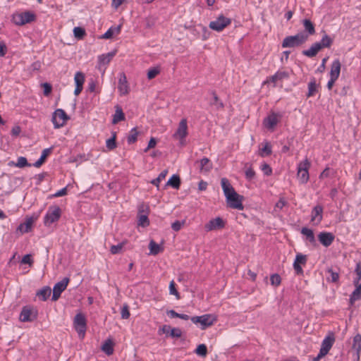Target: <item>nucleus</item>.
<instances>
[{"label":"nucleus","mask_w":361,"mask_h":361,"mask_svg":"<svg viewBox=\"0 0 361 361\" xmlns=\"http://www.w3.org/2000/svg\"><path fill=\"white\" fill-rule=\"evenodd\" d=\"M308 39V35L300 32L295 35H290L285 37L282 42L283 48H294L303 44Z\"/></svg>","instance_id":"f257e3e1"},{"label":"nucleus","mask_w":361,"mask_h":361,"mask_svg":"<svg viewBox=\"0 0 361 361\" xmlns=\"http://www.w3.org/2000/svg\"><path fill=\"white\" fill-rule=\"evenodd\" d=\"M61 216V209L57 205L50 206L44 217V224L49 226L53 223L58 221Z\"/></svg>","instance_id":"f03ea898"},{"label":"nucleus","mask_w":361,"mask_h":361,"mask_svg":"<svg viewBox=\"0 0 361 361\" xmlns=\"http://www.w3.org/2000/svg\"><path fill=\"white\" fill-rule=\"evenodd\" d=\"M311 163L307 158L298 164L297 176L300 183L305 184L309 180V169Z\"/></svg>","instance_id":"7ed1b4c3"},{"label":"nucleus","mask_w":361,"mask_h":361,"mask_svg":"<svg viewBox=\"0 0 361 361\" xmlns=\"http://www.w3.org/2000/svg\"><path fill=\"white\" fill-rule=\"evenodd\" d=\"M35 20V15L30 11L18 13L13 15L12 20L17 25H23Z\"/></svg>","instance_id":"20e7f679"},{"label":"nucleus","mask_w":361,"mask_h":361,"mask_svg":"<svg viewBox=\"0 0 361 361\" xmlns=\"http://www.w3.org/2000/svg\"><path fill=\"white\" fill-rule=\"evenodd\" d=\"M190 319L194 324L200 323L201 325V329L202 330H204L207 327L212 326L216 321V318L210 314H207L202 316L192 317Z\"/></svg>","instance_id":"39448f33"},{"label":"nucleus","mask_w":361,"mask_h":361,"mask_svg":"<svg viewBox=\"0 0 361 361\" xmlns=\"http://www.w3.org/2000/svg\"><path fill=\"white\" fill-rule=\"evenodd\" d=\"M69 119V116L61 109H56L52 116L51 121L55 128L63 127L66 121Z\"/></svg>","instance_id":"423d86ee"},{"label":"nucleus","mask_w":361,"mask_h":361,"mask_svg":"<svg viewBox=\"0 0 361 361\" xmlns=\"http://www.w3.org/2000/svg\"><path fill=\"white\" fill-rule=\"evenodd\" d=\"M73 324L76 331L79 334V336L83 338L85 336L87 329V321L84 314L82 313L77 314L75 316Z\"/></svg>","instance_id":"0eeeda50"},{"label":"nucleus","mask_w":361,"mask_h":361,"mask_svg":"<svg viewBox=\"0 0 361 361\" xmlns=\"http://www.w3.org/2000/svg\"><path fill=\"white\" fill-rule=\"evenodd\" d=\"M231 23V20L230 18L221 15L216 18V20L211 21L209 27L213 30L221 32Z\"/></svg>","instance_id":"6e6552de"},{"label":"nucleus","mask_w":361,"mask_h":361,"mask_svg":"<svg viewBox=\"0 0 361 361\" xmlns=\"http://www.w3.org/2000/svg\"><path fill=\"white\" fill-rule=\"evenodd\" d=\"M243 197L238 195L236 192L226 197V202L228 205L233 208L239 210H243L244 207L242 204Z\"/></svg>","instance_id":"1a4fd4ad"},{"label":"nucleus","mask_w":361,"mask_h":361,"mask_svg":"<svg viewBox=\"0 0 361 361\" xmlns=\"http://www.w3.org/2000/svg\"><path fill=\"white\" fill-rule=\"evenodd\" d=\"M69 279L65 277L61 281L56 283L53 288V295L51 300L56 301L61 296V293L66 290L68 283Z\"/></svg>","instance_id":"9d476101"},{"label":"nucleus","mask_w":361,"mask_h":361,"mask_svg":"<svg viewBox=\"0 0 361 361\" xmlns=\"http://www.w3.org/2000/svg\"><path fill=\"white\" fill-rule=\"evenodd\" d=\"M281 115L278 113L271 112L263 121L264 126L269 130H274L275 126L280 121Z\"/></svg>","instance_id":"9b49d317"},{"label":"nucleus","mask_w":361,"mask_h":361,"mask_svg":"<svg viewBox=\"0 0 361 361\" xmlns=\"http://www.w3.org/2000/svg\"><path fill=\"white\" fill-rule=\"evenodd\" d=\"M225 227V221L221 217H216L209 221L204 225V229L206 231H212L214 230L221 229Z\"/></svg>","instance_id":"f8f14e48"},{"label":"nucleus","mask_w":361,"mask_h":361,"mask_svg":"<svg viewBox=\"0 0 361 361\" xmlns=\"http://www.w3.org/2000/svg\"><path fill=\"white\" fill-rule=\"evenodd\" d=\"M188 135V124L185 118L181 119L178 124V127L173 134L175 138H178L180 140H183Z\"/></svg>","instance_id":"ddd939ff"},{"label":"nucleus","mask_w":361,"mask_h":361,"mask_svg":"<svg viewBox=\"0 0 361 361\" xmlns=\"http://www.w3.org/2000/svg\"><path fill=\"white\" fill-rule=\"evenodd\" d=\"M335 239V235L330 232L323 231L318 234V240L326 247L330 246Z\"/></svg>","instance_id":"4468645a"},{"label":"nucleus","mask_w":361,"mask_h":361,"mask_svg":"<svg viewBox=\"0 0 361 361\" xmlns=\"http://www.w3.org/2000/svg\"><path fill=\"white\" fill-rule=\"evenodd\" d=\"M335 338L334 336H326L322 343V346L320 348L319 352H321V354L326 355L330 349L331 348L334 343Z\"/></svg>","instance_id":"2eb2a0df"},{"label":"nucleus","mask_w":361,"mask_h":361,"mask_svg":"<svg viewBox=\"0 0 361 361\" xmlns=\"http://www.w3.org/2000/svg\"><path fill=\"white\" fill-rule=\"evenodd\" d=\"M116 55V51L107 53L106 54H102L98 57V68L101 71L102 66L109 64L112 60L113 57Z\"/></svg>","instance_id":"dca6fc26"},{"label":"nucleus","mask_w":361,"mask_h":361,"mask_svg":"<svg viewBox=\"0 0 361 361\" xmlns=\"http://www.w3.org/2000/svg\"><path fill=\"white\" fill-rule=\"evenodd\" d=\"M118 89L120 94L122 95L127 94L128 93L129 87L127 82V78L125 73H121L118 80Z\"/></svg>","instance_id":"f3484780"},{"label":"nucleus","mask_w":361,"mask_h":361,"mask_svg":"<svg viewBox=\"0 0 361 361\" xmlns=\"http://www.w3.org/2000/svg\"><path fill=\"white\" fill-rule=\"evenodd\" d=\"M322 213H323L322 206H321L319 204L316 205L312 210L311 221H317V224L320 223L322 220Z\"/></svg>","instance_id":"a211bd4d"},{"label":"nucleus","mask_w":361,"mask_h":361,"mask_svg":"<svg viewBox=\"0 0 361 361\" xmlns=\"http://www.w3.org/2000/svg\"><path fill=\"white\" fill-rule=\"evenodd\" d=\"M221 185L226 196V198L235 192L233 187L231 185L229 180L226 178L221 179Z\"/></svg>","instance_id":"6ab92c4d"},{"label":"nucleus","mask_w":361,"mask_h":361,"mask_svg":"<svg viewBox=\"0 0 361 361\" xmlns=\"http://www.w3.org/2000/svg\"><path fill=\"white\" fill-rule=\"evenodd\" d=\"M212 95V99L209 102V105L213 106L214 109L216 111L222 110L224 108V104L223 102L219 99L217 96L216 93L214 91L211 92Z\"/></svg>","instance_id":"aec40b11"},{"label":"nucleus","mask_w":361,"mask_h":361,"mask_svg":"<svg viewBox=\"0 0 361 361\" xmlns=\"http://www.w3.org/2000/svg\"><path fill=\"white\" fill-rule=\"evenodd\" d=\"M341 63L339 59H335L331 65L330 77L338 78L341 73Z\"/></svg>","instance_id":"412c9836"},{"label":"nucleus","mask_w":361,"mask_h":361,"mask_svg":"<svg viewBox=\"0 0 361 361\" xmlns=\"http://www.w3.org/2000/svg\"><path fill=\"white\" fill-rule=\"evenodd\" d=\"M197 162L200 163V170L201 172H209L212 169V164L209 159L204 157Z\"/></svg>","instance_id":"4be33fe9"},{"label":"nucleus","mask_w":361,"mask_h":361,"mask_svg":"<svg viewBox=\"0 0 361 361\" xmlns=\"http://www.w3.org/2000/svg\"><path fill=\"white\" fill-rule=\"evenodd\" d=\"M301 233L306 237V240H308L312 245H317L315 236L312 229L303 227L301 229Z\"/></svg>","instance_id":"5701e85b"},{"label":"nucleus","mask_w":361,"mask_h":361,"mask_svg":"<svg viewBox=\"0 0 361 361\" xmlns=\"http://www.w3.org/2000/svg\"><path fill=\"white\" fill-rule=\"evenodd\" d=\"M352 348L356 352L357 359L360 360V355L361 353V334H357L354 336Z\"/></svg>","instance_id":"b1692460"},{"label":"nucleus","mask_w":361,"mask_h":361,"mask_svg":"<svg viewBox=\"0 0 361 361\" xmlns=\"http://www.w3.org/2000/svg\"><path fill=\"white\" fill-rule=\"evenodd\" d=\"M51 151L52 147L44 149L42 152L41 157L33 164V166L37 168L40 167L45 161L47 157L51 154Z\"/></svg>","instance_id":"393cba45"},{"label":"nucleus","mask_w":361,"mask_h":361,"mask_svg":"<svg viewBox=\"0 0 361 361\" xmlns=\"http://www.w3.org/2000/svg\"><path fill=\"white\" fill-rule=\"evenodd\" d=\"M355 289L350 296V303L353 305L355 301L361 299V283L355 285Z\"/></svg>","instance_id":"a878e982"},{"label":"nucleus","mask_w":361,"mask_h":361,"mask_svg":"<svg viewBox=\"0 0 361 361\" xmlns=\"http://www.w3.org/2000/svg\"><path fill=\"white\" fill-rule=\"evenodd\" d=\"M289 78V73L287 71H277L274 75H272L269 80L271 82L275 83L278 80H282Z\"/></svg>","instance_id":"bb28decb"},{"label":"nucleus","mask_w":361,"mask_h":361,"mask_svg":"<svg viewBox=\"0 0 361 361\" xmlns=\"http://www.w3.org/2000/svg\"><path fill=\"white\" fill-rule=\"evenodd\" d=\"M305 31L307 32V35H312L315 33L314 25L310 19H304L302 20Z\"/></svg>","instance_id":"cd10ccee"},{"label":"nucleus","mask_w":361,"mask_h":361,"mask_svg":"<svg viewBox=\"0 0 361 361\" xmlns=\"http://www.w3.org/2000/svg\"><path fill=\"white\" fill-rule=\"evenodd\" d=\"M31 315L32 311L26 307H24L20 314V320L23 322H32L33 319L31 317Z\"/></svg>","instance_id":"c85d7f7f"},{"label":"nucleus","mask_w":361,"mask_h":361,"mask_svg":"<svg viewBox=\"0 0 361 361\" xmlns=\"http://www.w3.org/2000/svg\"><path fill=\"white\" fill-rule=\"evenodd\" d=\"M123 120H125V114L123 112L122 109L120 106H117L116 111H115V114L113 116L112 123L116 124L119 121H121Z\"/></svg>","instance_id":"c756f323"},{"label":"nucleus","mask_w":361,"mask_h":361,"mask_svg":"<svg viewBox=\"0 0 361 361\" xmlns=\"http://www.w3.org/2000/svg\"><path fill=\"white\" fill-rule=\"evenodd\" d=\"M8 166H15L18 168H23L25 166H30L31 164L27 162V160L24 157H20L17 159V162H14L13 161L8 163Z\"/></svg>","instance_id":"7c9ffc66"},{"label":"nucleus","mask_w":361,"mask_h":361,"mask_svg":"<svg viewBox=\"0 0 361 361\" xmlns=\"http://www.w3.org/2000/svg\"><path fill=\"white\" fill-rule=\"evenodd\" d=\"M51 290L49 286H44L37 291V295L41 298L42 301H46L51 295Z\"/></svg>","instance_id":"2f4dec72"},{"label":"nucleus","mask_w":361,"mask_h":361,"mask_svg":"<svg viewBox=\"0 0 361 361\" xmlns=\"http://www.w3.org/2000/svg\"><path fill=\"white\" fill-rule=\"evenodd\" d=\"M121 25L111 27L102 37V39H111L114 34H119Z\"/></svg>","instance_id":"473e14b6"},{"label":"nucleus","mask_w":361,"mask_h":361,"mask_svg":"<svg viewBox=\"0 0 361 361\" xmlns=\"http://www.w3.org/2000/svg\"><path fill=\"white\" fill-rule=\"evenodd\" d=\"M114 343L111 339L105 341L102 346V350L107 355H111L114 353Z\"/></svg>","instance_id":"72a5a7b5"},{"label":"nucleus","mask_w":361,"mask_h":361,"mask_svg":"<svg viewBox=\"0 0 361 361\" xmlns=\"http://www.w3.org/2000/svg\"><path fill=\"white\" fill-rule=\"evenodd\" d=\"M317 84L314 78H312L310 82L308 83V92L307 94V97L314 96L317 92Z\"/></svg>","instance_id":"f704fd0d"},{"label":"nucleus","mask_w":361,"mask_h":361,"mask_svg":"<svg viewBox=\"0 0 361 361\" xmlns=\"http://www.w3.org/2000/svg\"><path fill=\"white\" fill-rule=\"evenodd\" d=\"M32 224V219H28L25 223L20 224L18 228L17 231H19L20 233H28L30 229Z\"/></svg>","instance_id":"c9c22d12"},{"label":"nucleus","mask_w":361,"mask_h":361,"mask_svg":"<svg viewBox=\"0 0 361 361\" xmlns=\"http://www.w3.org/2000/svg\"><path fill=\"white\" fill-rule=\"evenodd\" d=\"M319 47V46L315 45V44L314 43L309 49L303 50L302 53L304 56L312 58L315 56L319 51L318 50Z\"/></svg>","instance_id":"e433bc0d"},{"label":"nucleus","mask_w":361,"mask_h":361,"mask_svg":"<svg viewBox=\"0 0 361 361\" xmlns=\"http://www.w3.org/2000/svg\"><path fill=\"white\" fill-rule=\"evenodd\" d=\"M166 185H170L175 189H178L180 185V178L178 175H173L167 181Z\"/></svg>","instance_id":"4c0bfd02"},{"label":"nucleus","mask_w":361,"mask_h":361,"mask_svg":"<svg viewBox=\"0 0 361 361\" xmlns=\"http://www.w3.org/2000/svg\"><path fill=\"white\" fill-rule=\"evenodd\" d=\"M149 248L150 250V254L153 255H157L163 250V248H161L160 245L157 244L156 242H154L153 240H152L149 242Z\"/></svg>","instance_id":"58836bf2"},{"label":"nucleus","mask_w":361,"mask_h":361,"mask_svg":"<svg viewBox=\"0 0 361 361\" xmlns=\"http://www.w3.org/2000/svg\"><path fill=\"white\" fill-rule=\"evenodd\" d=\"M140 133L137 130L136 128H132L127 137L128 143L129 145L135 143L137 141V136Z\"/></svg>","instance_id":"ea45409f"},{"label":"nucleus","mask_w":361,"mask_h":361,"mask_svg":"<svg viewBox=\"0 0 361 361\" xmlns=\"http://www.w3.org/2000/svg\"><path fill=\"white\" fill-rule=\"evenodd\" d=\"M73 34L78 39H82L86 35L85 30L82 27H75L73 29Z\"/></svg>","instance_id":"a19ab883"},{"label":"nucleus","mask_w":361,"mask_h":361,"mask_svg":"<svg viewBox=\"0 0 361 361\" xmlns=\"http://www.w3.org/2000/svg\"><path fill=\"white\" fill-rule=\"evenodd\" d=\"M157 18L152 16H148L145 18V27L147 29H151L153 27H154L156 23H157Z\"/></svg>","instance_id":"79ce46f5"},{"label":"nucleus","mask_w":361,"mask_h":361,"mask_svg":"<svg viewBox=\"0 0 361 361\" xmlns=\"http://www.w3.org/2000/svg\"><path fill=\"white\" fill-rule=\"evenodd\" d=\"M116 133H113L112 137L106 140V146L109 150H112L116 147Z\"/></svg>","instance_id":"37998d69"},{"label":"nucleus","mask_w":361,"mask_h":361,"mask_svg":"<svg viewBox=\"0 0 361 361\" xmlns=\"http://www.w3.org/2000/svg\"><path fill=\"white\" fill-rule=\"evenodd\" d=\"M271 147L269 144V142H267L264 144V146L261 149V151L259 152V155L262 157L265 156H269L271 154Z\"/></svg>","instance_id":"c03bdc74"},{"label":"nucleus","mask_w":361,"mask_h":361,"mask_svg":"<svg viewBox=\"0 0 361 361\" xmlns=\"http://www.w3.org/2000/svg\"><path fill=\"white\" fill-rule=\"evenodd\" d=\"M75 85L82 86L85 82V75L82 72H77L74 77Z\"/></svg>","instance_id":"a18cd8bd"},{"label":"nucleus","mask_w":361,"mask_h":361,"mask_svg":"<svg viewBox=\"0 0 361 361\" xmlns=\"http://www.w3.org/2000/svg\"><path fill=\"white\" fill-rule=\"evenodd\" d=\"M355 273L356 274V277L353 280V284L357 285L358 284V283H360V281L361 280V262H357L356 264Z\"/></svg>","instance_id":"49530a36"},{"label":"nucleus","mask_w":361,"mask_h":361,"mask_svg":"<svg viewBox=\"0 0 361 361\" xmlns=\"http://www.w3.org/2000/svg\"><path fill=\"white\" fill-rule=\"evenodd\" d=\"M195 353L201 357H206L207 354V348L204 344H200L195 350Z\"/></svg>","instance_id":"de8ad7c7"},{"label":"nucleus","mask_w":361,"mask_h":361,"mask_svg":"<svg viewBox=\"0 0 361 361\" xmlns=\"http://www.w3.org/2000/svg\"><path fill=\"white\" fill-rule=\"evenodd\" d=\"M126 244L125 242H122L121 243H118L116 245H112L110 248V252L113 255L118 254L121 252L124 245Z\"/></svg>","instance_id":"09e8293b"},{"label":"nucleus","mask_w":361,"mask_h":361,"mask_svg":"<svg viewBox=\"0 0 361 361\" xmlns=\"http://www.w3.org/2000/svg\"><path fill=\"white\" fill-rule=\"evenodd\" d=\"M168 173V171L167 170H164L162 171L159 175L158 176V177L154 180H152V183L156 186H158L159 185V183H160L161 180H164L165 178H166V176Z\"/></svg>","instance_id":"8fccbe9b"},{"label":"nucleus","mask_w":361,"mask_h":361,"mask_svg":"<svg viewBox=\"0 0 361 361\" xmlns=\"http://www.w3.org/2000/svg\"><path fill=\"white\" fill-rule=\"evenodd\" d=\"M160 73V68L159 67H154L149 69L147 72V78L152 80L158 75Z\"/></svg>","instance_id":"3c124183"},{"label":"nucleus","mask_w":361,"mask_h":361,"mask_svg":"<svg viewBox=\"0 0 361 361\" xmlns=\"http://www.w3.org/2000/svg\"><path fill=\"white\" fill-rule=\"evenodd\" d=\"M321 41L326 48H329L333 44V39L326 33L323 35Z\"/></svg>","instance_id":"603ef678"},{"label":"nucleus","mask_w":361,"mask_h":361,"mask_svg":"<svg viewBox=\"0 0 361 361\" xmlns=\"http://www.w3.org/2000/svg\"><path fill=\"white\" fill-rule=\"evenodd\" d=\"M271 284L275 286H279L281 284V279L279 274H274L270 277Z\"/></svg>","instance_id":"864d4df0"},{"label":"nucleus","mask_w":361,"mask_h":361,"mask_svg":"<svg viewBox=\"0 0 361 361\" xmlns=\"http://www.w3.org/2000/svg\"><path fill=\"white\" fill-rule=\"evenodd\" d=\"M295 263H297L298 264H302L305 265L307 262V256L305 255H302L301 253H298L296 255Z\"/></svg>","instance_id":"5fc2aeb1"},{"label":"nucleus","mask_w":361,"mask_h":361,"mask_svg":"<svg viewBox=\"0 0 361 361\" xmlns=\"http://www.w3.org/2000/svg\"><path fill=\"white\" fill-rule=\"evenodd\" d=\"M327 271L330 274V278H328L329 281L333 283H336L339 279V274L338 272L334 271L332 269H328Z\"/></svg>","instance_id":"6e6d98bb"},{"label":"nucleus","mask_w":361,"mask_h":361,"mask_svg":"<svg viewBox=\"0 0 361 361\" xmlns=\"http://www.w3.org/2000/svg\"><path fill=\"white\" fill-rule=\"evenodd\" d=\"M169 293L171 295H175L177 299H180V294L175 287V283L173 281H171L169 284Z\"/></svg>","instance_id":"4d7b16f0"},{"label":"nucleus","mask_w":361,"mask_h":361,"mask_svg":"<svg viewBox=\"0 0 361 361\" xmlns=\"http://www.w3.org/2000/svg\"><path fill=\"white\" fill-rule=\"evenodd\" d=\"M138 224L143 227L148 226L149 224V221L148 219L147 216L145 214L140 215L139 220H138Z\"/></svg>","instance_id":"13d9d810"},{"label":"nucleus","mask_w":361,"mask_h":361,"mask_svg":"<svg viewBox=\"0 0 361 361\" xmlns=\"http://www.w3.org/2000/svg\"><path fill=\"white\" fill-rule=\"evenodd\" d=\"M245 175L247 180H251L255 178V171L252 167H249L245 170Z\"/></svg>","instance_id":"bf43d9fd"},{"label":"nucleus","mask_w":361,"mask_h":361,"mask_svg":"<svg viewBox=\"0 0 361 361\" xmlns=\"http://www.w3.org/2000/svg\"><path fill=\"white\" fill-rule=\"evenodd\" d=\"M260 169L266 176H270L272 173V169L271 166L265 162L261 165Z\"/></svg>","instance_id":"052dcab7"},{"label":"nucleus","mask_w":361,"mask_h":361,"mask_svg":"<svg viewBox=\"0 0 361 361\" xmlns=\"http://www.w3.org/2000/svg\"><path fill=\"white\" fill-rule=\"evenodd\" d=\"M121 318L124 319H127L130 317V311L128 305H124L121 309Z\"/></svg>","instance_id":"680f3d73"},{"label":"nucleus","mask_w":361,"mask_h":361,"mask_svg":"<svg viewBox=\"0 0 361 361\" xmlns=\"http://www.w3.org/2000/svg\"><path fill=\"white\" fill-rule=\"evenodd\" d=\"M169 335L173 338H180L182 335V331L178 328H171Z\"/></svg>","instance_id":"e2e57ef3"},{"label":"nucleus","mask_w":361,"mask_h":361,"mask_svg":"<svg viewBox=\"0 0 361 361\" xmlns=\"http://www.w3.org/2000/svg\"><path fill=\"white\" fill-rule=\"evenodd\" d=\"M42 86L44 88V96H49L52 90V86L51 85V84L48 82H44L42 84Z\"/></svg>","instance_id":"0e129e2a"},{"label":"nucleus","mask_w":361,"mask_h":361,"mask_svg":"<svg viewBox=\"0 0 361 361\" xmlns=\"http://www.w3.org/2000/svg\"><path fill=\"white\" fill-rule=\"evenodd\" d=\"M287 204H288V202L284 199V197H280L279 201L276 203L275 207L279 208V209H282Z\"/></svg>","instance_id":"69168bd1"},{"label":"nucleus","mask_w":361,"mask_h":361,"mask_svg":"<svg viewBox=\"0 0 361 361\" xmlns=\"http://www.w3.org/2000/svg\"><path fill=\"white\" fill-rule=\"evenodd\" d=\"M20 263L23 264H27L30 266H31L33 263V261L31 258V255L27 254V255H25V256H23V257L21 259Z\"/></svg>","instance_id":"338daca9"},{"label":"nucleus","mask_w":361,"mask_h":361,"mask_svg":"<svg viewBox=\"0 0 361 361\" xmlns=\"http://www.w3.org/2000/svg\"><path fill=\"white\" fill-rule=\"evenodd\" d=\"M184 224V221H176L171 224V228L174 231H178L180 230L182 226Z\"/></svg>","instance_id":"774afa93"}]
</instances>
